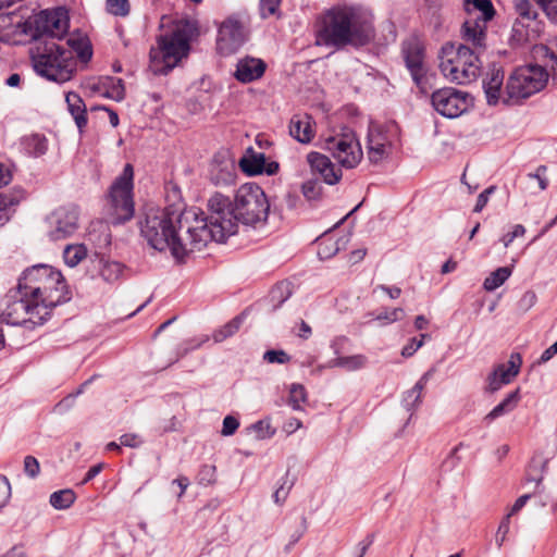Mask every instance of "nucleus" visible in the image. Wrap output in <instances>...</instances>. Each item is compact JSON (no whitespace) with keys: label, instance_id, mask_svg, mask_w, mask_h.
Instances as JSON below:
<instances>
[{"label":"nucleus","instance_id":"f257e3e1","mask_svg":"<svg viewBox=\"0 0 557 557\" xmlns=\"http://www.w3.org/2000/svg\"><path fill=\"white\" fill-rule=\"evenodd\" d=\"M140 233L156 250L170 249L182 261L188 253L200 251L211 242L207 219L196 209L175 206L151 208L140 222Z\"/></svg>","mask_w":557,"mask_h":557},{"label":"nucleus","instance_id":"f03ea898","mask_svg":"<svg viewBox=\"0 0 557 557\" xmlns=\"http://www.w3.org/2000/svg\"><path fill=\"white\" fill-rule=\"evenodd\" d=\"M270 203L263 189L255 184L242 185L235 193L234 200L220 193L208 200L206 216L211 240L224 242L237 233L238 223L257 226L267 222Z\"/></svg>","mask_w":557,"mask_h":557},{"label":"nucleus","instance_id":"7ed1b4c3","mask_svg":"<svg viewBox=\"0 0 557 557\" xmlns=\"http://www.w3.org/2000/svg\"><path fill=\"white\" fill-rule=\"evenodd\" d=\"M374 38L369 16L354 8H334L325 13L317 33V44L337 49L362 47Z\"/></svg>","mask_w":557,"mask_h":557},{"label":"nucleus","instance_id":"20e7f679","mask_svg":"<svg viewBox=\"0 0 557 557\" xmlns=\"http://www.w3.org/2000/svg\"><path fill=\"white\" fill-rule=\"evenodd\" d=\"M18 284L38 301L39 308L48 315L54 307L70 300L61 272L46 264H37L24 271Z\"/></svg>","mask_w":557,"mask_h":557},{"label":"nucleus","instance_id":"39448f33","mask_svg":"<svg viewBox=\"0 0 557 557\" xmlns=\"http://www.w3.org/2000/svg\"><path fill=\"white\" fill-rule=\"evenodd\" d=\"M470 44L455 47L453 44L443 46L440 53V70L444 77L458 85H467L474 82L481 72L482 62L480 55L486 46L478 48Z\"/></svg>","mask_w":557,"mask_h":557},{"label":"nucleus","instance_id":"423d86ee","mask_svg":"<svg viewBox=\"0 0 557 557\" xmlns=\"http://www.w3.org/2000/svg\"><path fill=\"white\" fill-rule=\"evenodd\" d=\"M36 73L51 82L65 83L76 71V60L72 51L53 40L40 42L32 52Z\"/></svg>","mask_w":557,"mask_h":557},{"label":"nucleus","instance_id":"0eeeda50","mask_svg":"<svg viewBox=\"0 0 557 557\" xmlns=\"http://www.w3.org/2000/svg\"><path fill=\"white\" fill-rule=\"evenodd\" d=\"M189 38L183 28H175L158 38V47L150 50V67L156 74L166 75L189 53Z\"/></svg>","mask_w":557,"mask_h":557},{"label":"nucleus","instance_id":"6e6552de","mask_svg":"<svg viewBox=\"0 0 557 557\" xmlns=\"http://www.w3.org/2000/svg\"><path fill=\"white\" fill-rule=\"evenodd\" d=\"M17 284L4 297V307L1 317L3 321L12 325L32 323L33 325L44 324L49 315L39 308L38 301L28 296V293Z\"/></svg>","mask_w":557,"mask_h":557},{"label":"nucleus","instance_id":"1a4fd4ad","mask_svg":"<svg viewBox=\"0 0 557 557\" xmlns=\"http://www.w3.org/2000/svg\"><path fill=\"white\" fill-rule=\"evenodd\" d=\"M69 28V18L62 10H44L16 24V30L33 40L47 37V40L61 39Z\"/></svg>","mask_w":557,"mask_h":557},{"label":"nucleus","instance_id":"9d476101","mask_svg":"<svg viewBox=\"0 0 557 557\" xmlns=\"http://www.w3.org/2000/svg\"><path fill=\"white\" fill-rule=\"evenodd\" d=\"M548 81L546 70L540 65L516 69L506 83L505 103H519L521 100L541 91Z\"/></svg>","mask_w":557,"mask_h":557},{"label":"nucleus","instance_id":"9b49d317","mask_svg":"<svg viewBox=\"0 0 557 557\" xmlns=\"http://www.w3.org/2000/svg\"><path fill=\"white\" fill-rule=\"evenodd\" d=\"M133 166L127 163L109 191V215L112 224H121L134 216Z\"/></svg>","mask_w":557,"mask_h":557},{"label":"nucleus","instance_id":"f8f14e48","mask_svg":"<svg viewBox=\"0 0 557 557\" xmlns=\"http://www.w3.org/2000/svg\"><path fill=\"white\" fill-rule=\"evenodd\" d=\"M465 5L469 18L462 24L461 37L479 49L485 47L486 24L495 15L493 3L491 0H465Z\"/></svg>","mask_w":557,"mask_h":557},{"label":"nucleus","instance_id":"ddd939ff","mask_svg":"<svg viewBox=\"0 0 557 557\" xmlns=\"http://www.w3.org/2000/svg\"><path fill=\"white\" fill-rule=\"evenodd\" d=\"M321 147L345 169L356 168L363 157L356 134L348 128L338 134L325 137Z\"/></svg>","mask_w":557,"mask_h":557},{"label":"nucleus","instance_id":"4468645a","mask_svg":"<svg viewBox=\"0 0 557 557\" xmlns=\"http://www.w3.org/2000/svg\"><path fill=\"white\" fill-rule=\"evenodd\" d=\"M396 135L397 126L394 123L370 122L367 136L370 163L379 164L391 156Z\"/></svg>","mask_w":557,"mask_h":557},{"label":"nucleus","instance_id":"2eb2a0df","mask_svg":"<svg viewBox=\"0 0 557 557\" xmlns=\"http://www.w3.org/2000/svg\"><path fill=\"white\" fill-rule=\"evenodd\" d=\"M403 53L407 69L410 72L413 83L421 94H429L432 88L434 74L430 73L424 63V50L416 39L404 42Z\"/></svg>","mask_w":557,"mask_h":557},{"label":"nucleus","instance_id":"dca6fc26","mask_svg":"<svg viewBox=\"0 0 557 557\" xmlns=\"http://www.w3.org/2000/svg\"><path fill=\"white\" fill-rule=\"evenodd\" d=\"M47 236L52 242L73 236L79 227V211L74 205L62 206L53 210L46 219Z\"/></svg>","mask_w":557,"mask_h":557},{"label":"nucleus","instance_id":"f3484780","mask_svg":"<svg viewBox=\"0 0 557 557\" xmlns=\"http://www.w3.org/2000/svg\"><path fill=\"white\" fill-rule=\"evenodd\" d=\"M469 95L453 87L435 90L431 96L433 109L444 117L456 119L468 110Z\"/></svg>","mask_w":557,"mask_h":557},{"label":"nucleus","instance_id":"a211bd4d","mask_svg":"<svg viewBox=\"0 0 557 557\" xmlns=\"http://www.w3.org/2000/svg\"><path fill=\"white\" fill-rule=\"evenodd\" d=\"M245 40V29L238 20L228 17L221 24L218 35V49L222 54L234 53Z\"/></svg>","mask_w":557,"mask_h":557},{"label":"nucleus","instance_id":"6ab92c4d","mask_svg":"<svg viewBox=\"0 0 557 557\" xmlns=\"http://www.w3.org/2000/svg\"><path fill=\"white\" fill-rule=\"evenodd\" d=\"M522 358L519 352H512L507 363H499L486 379V392L495 393L509 384L520 372Z\"/></svg>","mask_w":557,"mask_h":557},{"label":"nucleus","instance_id":"aec40b11","mask_svg":"<svg viewBox=\"0 0 557 557\" xmlns=\"http://www.w3.org/2000/svg\"><path fill=\"white\" fill-rule=\"evenodd\" d=\"M504 70L500 65L493 63L485 72L482 86L490 106H496L499 101L505 103L506 86L504 87Z\"/></svg>","mask_w":557,"mask_h":557},{"label":"nucleus","instance_id":"412c9836","mask_svg":"<svg viewBox=\"0 0 557 557\" xmlns=\"http://www.w3.org/2000/svg\"><path fill=\"white\" fill-rule=\"evenodd\" d=\"M307 161L312 172L319 174L326 184L335 185L341 181L342 170L327 156L313 151L307 156Z\"/></svg>","mask_w":557,"mask_h":557},{"label":"nucleus","instance_id":"4be33fe9","mask_svg":"<svg viewBox=\"0 0 557 557\" xmlns=\"http://www.w3.org/2000/svg\"><path fill=\"white\" fill-rule=\"evenodd\" d=\"M267 64L259 58L246 55L237 61L234 77L244 84L261 78L265 72Z\"/></svg>","mask_w":557,"mask_h":557},{"label":"nucleus","instance_id":"5701e85b","mask_svg":"<svg viewBox=\"0 0 557 557\" xmlns=\"http://www.w3.org/2000/svg\"><path fill=\"white\" fill-rule=\"evenodd\" d=\"M237 177V169L232 160L215 161L210 170V182L216 187L234 185Z\"/></svg>","mask_w":557,"mask_h":557},{"label":"nucleus","instance_id":"b1692460","mask_svg":"<svg viewBox=\"0 0 557 557\" xmlns=\"http://www.w3.org/2000/svg\"><path fill=\"white\" fill-rule=\"evenodd\" d=\"M289 134L301 144L311 141L314 135L312 120L309 115H294L289 123Z\"/></svg>","mask_w":557,"mask_h":557},{"label":"nucleus","instance_id":"393cba45","mask_svg":"<svg viewBox=\"0 0 557 557\" xmlns=\"http://www.w3.org/2000/svg\"><path fill=\"white\" fill-rule=\"evenodd\" d=\"M67 46L73 57L75 52L79 61L84 63L90 61L92 57V46L87 35L79 32L71 34L67 38Z\"/></svg>","mask_w":557,"mask_h":557},{"label":"nucleus","instance_id":"a878e982","mask_svg":"<svg viewBox=\"0 0 557 557\" xmlns=\"http://www.w3.org/2000/svg\"><path fill=\"white\" fill-rule=\"evenodd\" d=\"M65 101L75 124L82 131L87 125V110L83 99L76 92H69Z\"/></svg>","mask_w":557,"mask_h":557},{"label":"nucleus","instance_id":"bb28decb","mask_svg":"<svg viewBox=\"0 0 557 557\" xmlns=\"http://www.w3.org/2000/svg\"><path fill=\"white\" fill-rule=\"evenodd\" d=\"M519 400L520 389L516 388L484 417V421L490 423L493 420L511 412L517 407Z\"/></svg>","mask_w":557,"mask_h":557},{"label":"nucleus","instance_id":"cd10ccee","mask_svg":"<svg viewBox=\"0 0 557 557\" xmlns=\"http://www.w3.org/2000/svg\"><path fill=\"white\" fill-rule=\"evenodd\" d=\"M265 162L264 153L253 152L243 157L239 161V166L248 175H258L264 173Z\"/></svg>","mask_w":557,"mask_h":557},{"label":"nucleus","instance_id":"c85d7f7f","mask_svg":"<svg viewBox=\"0 0 557 557\" xmlns=\"http://www.w3.org/2000/svg\"><path fill=\"white\" fill-rule=\"evenodd\" d=\"M21 144L26 153L36 158L45 154L48 150L46 137L39 134L24 136Z\"/></svg>","mask_w":557,"mask_h":557},{"label":"nucleus","instance_id":"c756f323","mask_svg":"<svg viewBox=\"0 0 557 557\" xmlns=\"http://www.w3.org/2000/svg\"><path fill=\"white\" fill-rule=\"evenodd\" d=\"M546 466L547 460L543 459L541 456L535 455L531 459L527 470V481L535 482L539 492L543 490V487H541V483L543 481V473L546 469Z\"/></svg>","mask_w":557,"mask_h":557},{"label":"nucleus","instance_id":"7c9ffc66","mask_svg":"<svg viewBox=\"0 0 557 557\" xmlns=\"http://www.w3.org/2000/svg\"><path fill=\"white\" fill-rule=\"evenodd\" d=\"M87 248L84 244L66 245L63 250V259L66 265L75 268L87 257Z\"/></svg>","mask_w":557,"mask_h":557},{"label":"nucleus","instance_id":"2f4dec72","mask_svg":"<svg viewBox=\"0 0 557 557\" xmlns=\"http://www.w3.org/2000/svg\"><path fill=\"white\" fill-rule=\"evenodd\" d=\"M293 294V285L288 281L277 283L270 292V301L273 308L281 307Z\"/></svg>","mask_w":557,"mask_h":557},{"label":"nucleus","instance_id":"473e14b6","mask_svg":"<svg viewBox=\"0 0 557 557\" xmlns=\"http://www.w3.org/2000/svg\"><path fill=\"white\" fill-rule=\"evenodd\" d=\"M511 275L508 267H502L493 271L483 282V287L487 292H493L500 287Z\"/></svg>","mask_w":557,"mask_h":557},{"label":"nucleus","instance_id":"72a5a7b5","mask_svg":"<svg viewBox=\"0 0 557 557\" xmlns=\"http://www.w3.org/2000/svg\"><path fill=\"white\" fill-rule=\"evenodd\" d=\"M123 270V264L117 261H102L100 268V276L108 283H114L122 277Z\"/></svg>","mask_w":557,"mask_h":557},{"label":"nucleus","instance_id":"f704fd0d","mask_svg":"<svg viewBox=\"0 0 557 557\" xmlns=\"http://www.w3.org/2000/svg\"><path fill=\"white\" fill-rule=\"evenodd\" d=\"M76 495L70 488L53 492L50 495V504L53 508L62 510L67 509L75 502Z\"/></svg>","mask_w":557,"mask_h":557},{"label":"nucleus","instance_id":"c9c22d12","mask_svg":"<svg viewBox=\"0 0 557 557\" xmlns=\"http://www.w3.org/2000/svg\"><path fill=\"white\" fill-rule=\"evenodd\" d=\"M366 363V357L362 355H355L349 357H338L330 361V367L345 368L349 371L360 369Z\"/></svg>","mask_w":557,"mask_h":557},{"label":"nucleus","instance_id":"e433bc0d","mask_svg":"<svg viewBox=\"0 0 557 557\" xmlns=\"http://www.w3.org/2000/svg\"><path fill=\"white\" fill-rule=\"evenodd\" d=\"M20 197H13L7 193H0V226L4 225L10 220L11 208L20 202Z\"/></svg>","mask_w":557,"mask_h":557},{"label":"nucleus","instance_id":"4c0bfd02","mask_svg":"<svg viewBox=\"0 0 557 557\" xmlns=\"http://www.w3.org/2000/svg\"><path fill=\"white\" fill-rule=\"evenodd\" d=\"M244 318L242 315L235 317L220 330L213 333V341L215 343H221L227 337L234 335L240 327Z\"/></svg>","mask_w":557,"mask_h":557},{"label":"nucleus","instance_id":"58836bf2","mask_svg":"<svg viewBox=\"0 0 557 557\" xmlns=\"http://www.w3.org/2000/svg\"><path fill=\"white\" fill-rule=\"evenodd\" d=\"M109 85L103 96L115 101H122L125 97L124 84L121 78L110 77Z\"/></svg>","mask_w":557,"mask_h":557},{"label":"nucleus","instance_id":"ea45409f","mask_svg":"<svg viewBox=\"0 0 557 557\" xmlns=\"http://www.w3.org/2000/svg\"><path fill=\"white\" fill-rule=\"evenodd\" d=\"M307 393L301 384H292L289 389V405L294 410H300L301 404L306 403Z\"/></svg>","mask_w":557,"mask_h":557},{"label":"nucleus","instance_id":"a19ab883","mask_svg":"<svg viewBox=\"0 0 557 557\" xmlns=\"http://www.w3.org/2000/svg\"><path fill=\"white\" fill-rule=\"evenodd\" d=\"M282 0H260V15L262 18L270 16L281 17V5Z\"/></svg>","mask_w":557,"mask_h":557},{"label":"nucleus","instance_id":"79ce46f5","mask_svg":"<svg viewBox=\"0 0 557 557\" xmlns=\"http://www.w3.org/2000/svg\"><path fill=\"white\" fill-rule=\"evenodd\" d=\"M107 11L115 16H126L129 13L128 0H106Z\"/></svg>","mask_w":557,"mask_h":557},{"label":"nucleus","instance_id":"37998d69","mask_svg":"<svg viewBox=\"0 0 557 557\" xmlns=\"http://www.w3.org/2000/svg\"><path fill=\"white\" fill-rule=\"evenodd\" d=\"M513 7L522 18L534 20L537 15L530 0H513Z\"/></svg>","mask_w":557,"mask_h":557},{"label":"nucleus","instance_id":"c03bdc74","mask_svg":"<svg viewBox=\"0 0 557 557\" xmlns=\"http://www.w3.org/2000/svg\"><path fill=\"white\" fill-rule=\"evenodd\" d=\"M422 389L417 391V384L405 393L403 404L407 410H411L421 404Z\"/></svg>","mask_w":557,"mask_h":557},{"label":"nucleus","instance_id":"a18cd8bd","mask_svg":"<svg viewBox=\"0 0 557 557\" xmlns=\"http://www.w3.org/2000/svg\"><path fill=\"white\" fill-rule=\"evenodd\" d=\"M405 315V311L401 308H394L392 310H385L384 312L377 314L374 319L381 321L382 324H389L401 320Z\"/></svg>","mask_w":557,"mask_h":557},{"label":"nucleus","instance_id":"49530a36","mask_svg":"<svg viewBox=\"0 0 557 557\" xmlns=\"http://www.w3.org/2000/svg\"><path fill=\"white\" fill-rule=\"evenodd\" d=\"M251 429L257 434L258 438L271 437L275 433L269 420H259L251 425Z\"/></svg>","mask_w":557,"mask_h":557},{"label":"nucleus","instance_id":"de8ad7c7","mask_svg":"<svg viewBox=\"0 0 557 557\" xmlns=\"http://www.w3.org/2000/svg\"><path fill=\"white\" fill-rule=\"evenodd\" d=\"M263 360L268 363L284 364L290 360V357L284 350H267L263 355Z\"/></svg>","mask_w":557,"mask_h":557},{"label":"nucleus","instance_id":"09e8293b","mask_svg":"<svg viewBox=\"0 0 557 557\" xmlns=\"http://www.w3.org/2000/svg\"><path fill=\"white\" fill-rule=\"evenodd\" d=\"M430 338L428 334H421L420 339L413 337L401 349V356L405 358L411 357L420 347H422L424 339Z\"/></svg>","mask_w":557,"mask_h":557},{"label":"nucleus","instance_id":"8fccbe9b","mask_svg":"<svg viewBox=\"0 0 557 557\" xmlns=\"http://www.w3.org/2000/svg\"><path fill=\"white\" fill-rule=\"evenodd\" d=\"M536 301V294L533 290H527L519 299L517 306L520 311L527 312L535 306Z\"/></svg>","mask_w":557,"mask_h":557},{"label":"nucleus","instance_id":"3c124183","mask_svg":"<svg viewBox=\"0 0 557 557\" xmlns=\"http://www.w3.org/2000/svg\"><path fill=\"white\" fill-rule=\"evenodd\" d=\"M547 17L557 24V0H536Z\"/></svg>","mask_w":557,"mask_h":557},{"label":"nucleus","instance_id":"603ef678","mask_svg":"<svg viewBox=\"0 0 557 557\" xmlns=\"http://www.w3.org/2000/svg\"><path fill=\"white\" fill-rule=\"evenodd\" d=\"M40 471L38 460L34 456H26L24 458V472L27 476L35 479Z\"/></svg>","mask_w":557,"mask_h":557},{"label":"nucleus","instance_id":"864d4df0","mask_svg":"<svg viewBox=\"0 0 557 557\" xmlns=\"http://www.w3.org/2000/svg\"><path fill=\"white\" fill-rule=\"evenodd\" d=\"M321 185L314 181H308L302 185V194L308 200H314L320 196Z\"/></svg>","mask_w":557,"mask_h":557},{"label":"nucleus","instance_id":"5fc2aeb1","mask_svg":"<svg viewBox=\"0 0 557 557\" xmlns=\"http://www.w3.org/2000/svg\"><path fill=\"white\" fill-rule=\"evenodd\" d=\"M239 426V421L234 416H226L223 419V426L221 430V434L223 436L233 435Z\"/></svg>","mask_w":557,"mask_h":557},{"label":"nucleus","instance_id":"6e6d98bb","mask_svg":"<svg viewBox=\"0 0 557 557\" xmlns=\"http://www.w3.org/2000/svg\"><path fill=\"white\" fill-rule=\"evenodd\" d=\"M546 171L547 168L545 165H540L534 173H529L527 176L530 180H536L540 189L545 190L548 186V181L545 176Z\"/></svg>","mask_w":557,"mask_h":557},{"label":"nucleus","instance_id":"4d7b16f0","mask_svg":"<svg viewBox=\"0 0 557 557\" xmlns=\"http://www.w3.org/2000/svg\"><path fill=\"white\" fill-rule=\"evenodd\" d=\"M120 443L122 446H125V447L137 448L144 443V440L138 434L127 433V434H123L120 437Z\"/></svg>","mask_w":557,"mask_h":557},{"label":"nucleus","instance_id":"13d9d810","mask_svg":"<svg viewBox=\"0 0 557 557\" xmlns=\"http://www.w3.org/2000/svg\"><path fill=\"white\" fill-rule=\"evenodd\" d=\"M199 482L200 484H212L215 482V467L214 466H203L199 473Z\"/></svg>","mask_w":557,"mask_h":557},{"label":"nucleus","instance_id":"bf43d9fd","mask_svg":"<svg viewBox=\"0 0 557 557\" xmlns=\"http://www.w3.org/2000/svg\"><path fill=\"white\" fill-rule=\"evenodd\" d=\"M525 234V227L521 224H517L513 226L512 232L507 233L500 238V242L504 244V247H508L517 237H522Z\"/></svg>","mask_w":557,"mask_h":557},{"label":"nucleus","instance_id":"052dcab7","mask_svg":"<svg viewBox=\"0 0 557 557\" xmlns=\"http://www.w3.org/2000/svg\"><path fill=\"white\" fill-rule=\"evenodd\" d=\"M510 525V518L509 516H505L503 520L500 521V524L498 527L497 533H496V543L497 546L500 547L506 539V535L509 532Z\"/></svg>","mask_w":557,"mask_h":557},{"label":"nucleus","instance_id":"680f3d73","mask_svg":"<svg viewBox=\"0 0 557 557\" xmlns=\"http://www.w3.org/2000/svg\"><path fill=\"white\" fill-rule=\"evenodd\" d=\"M11 496V485L5 476L0 475V509L3 508Z\"/></svg>","mask_w":557,"mask_h":557},{"label":"nucleus","instance_id":"e2e57ef3","mask_svg":"<svg viewBox=\"0 0 557 557\" xmlns=\"http://www.w3.org/2000/svg\"><path fill=\"white\" fill-rule=\"evenodd\" d=\"M495 191V187L494 186H491L486 189H484L479 196H478V199H476V203L474 206V209L473 211L474 212H481L483 210V208L486 206L487 201H488V197L490 195H492L493 193Z\"/></svg>","mask_w":557,"mask_h":557},{"label":"nucleus","instance_id":"0e129e2a","mask_svg":"<svg viewBox=\"0 0 557 557\" xmlns=\"http://www.w3.org/2000/svg\"><path fill=\"white\" fill-rule=\"evenodd\" d=\"M286 484H287V481L285 480L284 483L278 488H276V491L274 492L273 497H274V502L276 504H282L286 499V497L292 488L293 482H290L287 486H285Z\"/></svg>","mask_w":557,"mask_h":557},{"label":"nucleus","instance_id":"69168bd1","mask_svg":"<svg viewBox=\"0 0 557 557\" xmlns=\"http://www.w3.org/2000/svg\"><path fill=\"white\" fill-rule=\"evenodd\" d=\"M530 498H531V494H524V495L520 496L515 502V504L512 505L510 511L506 516H509V518H511L512 515L517 513L518 511H520L524 507V505L527 504V502Z\"/></svg>","mask_w":557,"mask_h":557},{"label":"nucleus","instance_id":"338daca9","mask_svg":"<svg viewBox=\"0 0 557 557\" xmlns=\"http://www.w3.org/2000/svg\"><path fill=\"white\" fill-rule=\"evenodd\" d=\"M555 355H557V342L543 351L540 358V363L549 361Z\"/></svg>","mask_w":557,"mask_h":557},{"label":"nucleus","instance_id":"774afa93","mask_svg":"<svg viewBox=\"0 0 557 557\" xmlns=\"http://www.w3.org/2000/svg\"><path fill=\"white\" fill-rule=\"evenodd\" d=\"M103 463H98L89 468L87 473L85 474V478L83 480V484L91 481L94 478H96L102 470Z\"/></svg>","mask_w":557,"mask_h":557}]
</instances>
